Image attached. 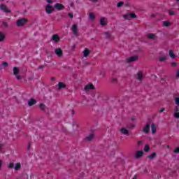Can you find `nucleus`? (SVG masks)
<instances>
[{
	"label": "nucleus",
	"mask_w": 179,
	"mask_h": 179,
	"mask_svg": "<svg viewBox=\"0 0 179 179\" xmlns=\"http://www.w3.org/2000/svg\"><path fill=\"white\" fill-rule=\"evenodd\" d=\"M175 103L178 106H176L173 113L175 118H179V97L176 98Z\"/></svg>",
	"instance_id": "f257e3e1"
},
{
	"label": "nucleus",
	"mask_w": 179,
	"mask_h": 179,
	"mask_svg": "<svg viewBox=\"0 0 179 179\" xmlns=\"http://www.w3.org/2000/svg\"><path fill=\"white\" fill-rule=\"evenodd\" d=\"M26 23H27V19L26 18H20L16 22V24L18 27H22V26H24Z\"/></svg>",
	"instance_id": "f03ea898"
},
{
	"label": "nucleus",
	"mask_w": 179,
	"mask_h": 179,
	"mask_svg": "<svg viewBox=\"0 0 179 179\" xmlns=\"http://www.w3.org/2000/svg\"><path fill=\"white\" fill-rule=\"evenodd\" d=\"M99 24L102 27H106L108 24V20L106 17H101L99 20Z\"/></svg>",
	"instance_id": "7ed1b4c3"
},
{
	"label": "nucleus",
	"mask_w": 179,
	"mask_h": 179,
	"mask_svg": "<svg viewBox=\"0 0 179 179\" xmlns=\"http://www.w3.org/2000/svg\"><path fill=\"white\" fill-rule=\"evenodd\" d=\"M45 12L48 15H51V13H52L54 12V7H52V6H51L50 4L46 5Z\"/></svg>",
	"instance_id": "20e7f679"
},
{
	"label": "nucleus",
	"mask_w": 179,
	"mask_h": 179,
	"mask_svg": "<svg viewBox=\"0 0 179 179\" xmlns=\"http://www.w3.org/2000/svg\"><path fill=\"white\" fill-rule=\"evenodd\" d=\"M0 9L1 10H2V12H4L5 13H10V10H9V8H8V7L3 3H1L0 5Z\"/></svg>",
	"instance_id": "39448f33"
},
{
	"label": "nucleus",
	"mask_w": 179,
	"mask_h": 179,
	"mask_svg": "<svg viewBox=\"0 0 179 179\" xmlns=\"http://www.w3.org/2000/svg\"><path fill=\"white\" fill-rule=\"evenodd\" d=\"M61 41V38L58 34H54L52 36L51 41H53L55 43H58Z\"/></svg>",
	"instance_id": "423d86ee"
},
{
	"label": "nucleus",
	"mask_w": 179,
	"mask_h": 179,
	"mask_svg": "<svg viewBox=\"0 0 179 179\" xmlns=\"http://www.w3.org/2000/svg\"><path fill=\"white\" fill-rule=\"evenodd\" d=\"M138 59V56H132V57H128L127 59H126V61L128 63L135 62H136V60Z\"/></svg>",
	"instance_id": "0eeeda50"
},
{
	"label": "nucleus",
	"mask_w": 179,
	"mask_h": 179,
	"mask_svg": "<svg viewBox=\"0 0 179 179\" xmlns=\"http://www.w3.org/2000/svg\"><path fill=\"white\" fill-rule=\"evenodd\" d=\"M94 89V85L92 83H88L87 85L85 86L84 90L86 92H89V90H93Z\"/></svg>",
	"instance_id": "6e6552de"
},
{
	"label": "nucleus",
	"mask_w": 179,
	"mask_h": 179,
	"mask_svg": "<svg viewBox=\"0 0 179 179\" xmlns=\"http://www.w3.org/2000/svg\"><path fill=\"white\" fill-rule=\"evenodd\" d=\"M90 50L85 48L83 51V55L84 57V58H87V57H89V55H90Z\"/></svg>",
	"instance_id": "1a4fd4ad"
},
{
	"label": "nucleus",
	"mask_w": 179,
	"mask_h": 179,
	"mask_svg": "<svg viewBox=\"0 0 179 179\" xmlns=\"http://www.w3.org/2000/svg\"><path fill=\"white\" fill-rule=\"evenodd\" d=\"M143 156V150H140V151H137L135 154V159H141V157H142Z\"/></svg>",
	"instance_id": "9d476101"
},
{
	"label": "nucleus",
	"mask_w": 179,
	"mask_h": 179,
	"mask_svg": "<svg viewBox=\"0 0 179 179\" xmlns=\"http://www.w3.org/2000/svg\"><path fill=\"white\" fill-rule=\"evenodd\" d=\"M71 30H72L73 34H74V36H78V25L73 24V26L71 27Z\"/></svg>",
	"instance_id": "9b49d317"
},
{
	"label": "nucleus",
	"mask_w": 179,
	"mask_h": 179,
	"mask_svg": "<svg viewBox=\"0 0 179 179\" xmlns=\"http://www.w3.org/2000/svg\"><path fill=\"white\" fill-rule=\"evenodd\" d=\"M55 52L56 55H57V57H59V58H61V57H62V55H63L62 50H61V48L56 49L55 50Z\"/></svg>",
	"instance_id": "f8f14e48"
},
{
	"label": "nucleus",
	"mask_w": 179,
	"mask_h": 179,
	"mask_svg": "<svg viewBox=\"0 0 179 179\" xmlns=\"http://www.w3.org/2000/svg\"><path fill=\"white\" fill-rule=\"evenodd\" d=\"M147 38H149V40H156V38H157V36L155 34H148L147 35Z\"/></svg>",
	"instance_id": "ddd939ff"
},
{
	"label": "nucleus",
	"mask_w": 179,
	"mask_h": 179,
	"mask_svg": "<svg viewBox=\"0 0 179 179\" xmlns=\"http://www.w3.org/2000/svg\"><path fill=\"white\" fill-rule=\"evenodd\" d=\"M157 131V125L152 123L151 124V132H152V134H156Z\"/></svg>",
	"instance_id": "4468645a"
},
{
	"label": "nucleus",
	"mask_w": 179,
	"mask_h": 179,
	"mask_svg": "<svg viewBox=\"0 0 179 179\" xmlns=\"http://www.w3.org/2000/svg\"><path fill=\"white\" fill-rule=\"evenodd\" d=\"M55 8L57 9V10H62V9H64V5L57 3L55 4Z\"/></svg>",
	"instance_id": "2eb2a0df"
},
{
	"label": "nucleus",
	"mask_w": 179,
	"mask_h": 179,
	"mask_svg": "<svg viewBox=\"0 0 179 179\" xmlns=\"http://www.w3.org/2000/svg\"><path fill=\"white\" fill-rule=\"evenodd\" d=\"M169 57L172 59H174L175 58H177V55L174 54V52H173V50H169Z\"/></svg>",
	"instance_id": "dca6fc26"
},
{
	"label": "nucleus",
	"mask_w": 179,
	"mask_h": 179,
	"mask_svg": "<svg viewBox=\"0 0 179 179\" xmlns=\"http://www.w3.org/2000/svg\"><path fill=\"white\" fill-rule=\"evenodd\" d=\"M143 78V73L141 71H139L137 73V79H138V80H139L140 82H142Z\"/></svg>",
	"instance_id": "f3484780"
},
{
	"label": "nucleus",
	"mask_w": 179,
	"mask_h": 179,
	"mask_svg": "<svg viewBox=\"0 0 179 179\" xmlns=\"http://www.w3.org/2000/svg\"><path fill=\"white\" fill-rule=\"evenodd\" d=\"M120 132L122 135H129V131L124 127L120 129Z\"/></svg>",
	"instance_id": "a211bd4d"
},
{
	"label": "nucleus",
	"mask_w": 179,
	"mask_h": 179,
	"mask_svg": "<svg viewBox=\"0 0 179 179\" xmlns=\"http://www.w3.org/2000/svg\"><path fill=\"white\" fill-rule=\"evenodd\" d=\"M36 99H31L28 101V106H34V104H36Z\"/></svg>",
	"instance_id": "6ab92c4d"
},
{
	"label": "nucleus",
	"mask_w": 179,
	"mask_h": 179,
	"mask_svg": "<svg viewBox=\"0 0 179 179\" xmlns=\"http://www.w3.org/2000/svg\"><path fill=\"white\" fill-rule=\"evenodd\" d=\"M19 72H20V69L18 67L13 68V74L15 76L19 75Z\"/></svg>",
	"instance_id": "aec40b11"
},
{
	"label": "nucleus",
	"mask_w": 179,
	"mask_h": 179,
	"mask_svg": "<svg viewBox=\"0 0 179 179\" xmlns=\"http://www.w3.org/2000/svg\"><path fill=\"white\" fill-rule=\"evenodd\" d=\"M58 87L59 90H61V89H65L66 87V85L64 83H59Z\"/></svg>",
	"instance_id": "412c9836"
},
{
	"label": "nucleus",
	"mask_w": 179,
	"mask_h": 179,
	"mask_svg": "<svg viewBox=\"0 0 179 179\" xmlns=\"http://www.w3.org/2000/svg\"><path fill=\"white\" fill-rule=\"evenodd\" d=\"M150 126L149 124H147L145 127L143 128V131L144 134H148L149 132Z\"/></svg>",
	"instance_id": "4be33fe9"
},
{
	"label": "nucleus",
	"mask_w": 179,
	"mask_h": 179,
	"mask_svg": "<svg viewBox=\"0 0 179 179\" xmlns=\"http://www.w3.org/2000/svg\"><path fill=\"white\" fill-rule=\"evenodd\" d=\"M157 156L156 152H153L152 154L148 156V157L150 159V160H153V159H155Z\"/></svg>",
	"instance_id": "5701e85b"
},
{
	"label": "nucleus",
	"mask_w": 179,
	"mask_h": 179,
	"mask_svg": "<svg viewBox=\"0 0 179 179\" xmlns=\"http://www.w3.org/2000/svg\"><path fill=\"white\" fill-rule=\"evenodd\" d=\"M20 167H22V164H20V163H17L14 167V169L17 171L19 170H20Z\"/></svg>",
	"instance_id": "b1692460"
},
{
	"label": "nucleus",
	"mask_w": 179,
	"mask_h": 179,
	"mask_svg": "<svg viewBox=\"0 0 179 179\" xmlns=\"http://www.w3.org/2000/svg\"><path fill=\"white\" fill-rule=\"evenodd\" d=\"M123 17H124V19H125V20H131V15H130V13L124 15Z\"/></svg>",
	"instance_id": "393cba45"
},
{
	"label": "nucleus",
	"mask_w": 179,
	"mask_h": 179,
	"mask_svg": "<svg viewBox=\"0 0 179 179\" xmlns=\"http://www.w3.org/2000/svg\"><path fill=\"white\" fill-rule=\"evenodd\" d=\"M171 25V23H170V22L169 21H164L163 22V26H164L165 27H169V26Z\"/></svg>",
	"instance_id": "a878e982"
},
{
	"label": "nucleus",
	"mask_w": 179,
	"mask_h": 179,
	"mask_svg": "<svg viewBox=\"0 0 179 179\" xmlns=\"http://www.w3.org/2000/svg\"><path fill=\"white\" fill-rule=\"evenodd\" d=\"M95 18H96V16L94 15V13H90L89 14V19H90V20H94Z\"/></svg>",
	"instance_id": "bb28decb"
},
{
	"label": "nucleus",
	"mask_w": 179,
	"mask_h": 179,
	"mask_svg": "<svg viewBox=\"0 0 179 179\" xmlns=\"http://www.w3.org/2000/svg\"><path fill=\"white\" fill-rule=\"evenodd\" d=\"M159 61H160V62H163L164 61H167V56H162V57H160L159 58Z\"/></svg>",
	"instance_id": "cd10ccee"
},
{
	"label": "nucleus",
	"mask_w": 179,
	"mask_h": 179,
	"mask_svg": "<svg viewBox=\"0 0 179 179\" xmlns=\"http://www.w3.org/2000/svg\"><path fill=\"white\" fill-rule=\"evenodd\" d=\"M39 108H41V110H42L43 111H44V110H45V108H47V106H45V104L44 103H41L39 105Z\"/></svg>",
	"instance_id": "c85d7f7f"
},
{
	"label": "nucleus",
	"mask_w": 179,
	"mask_h": 179,
	"mask_svg": "<svg viewBox=\"0 0 179 179\" xmlns=\"http://www.w3.org/2000/svg\"><path fill=\"white\" fill-rule=\"evenodd\" d=\"M94 138V134H91L89 135V136L87 137V141H92Z\"/></svg>",
	"instance_id": "c756f323"
},
{
	"label": "nucleus",
	"mask_w": 179,
	"mask_h": 179,
	"mask_svg": "<svg viewBox=\"0 0 179 179\" xmlns=\"http://www.w3.org/2000/svg\"><path fill=\"white\" fill-rule=\"evenodd\" d=\"M169 13L170 16H176V15H177V13H176V11L171 10H169Z\"/></svg>",
	"instance_id": "7c9ffc66"
},
{
	"label": "nucleus",
	"mask_w": 179,
	"mask_h": 179,
	"mask_svg": "<svg viewBox=\"0 0 179 179\" xmlns=\"http://www.w3.org/2000/svg\"><path fill=\"white\" fill-rule=\"evenodd\" d=\"M104 34H105V36L106 38H111V33L110 32L107 31V32H105Z\"/></svg>",
	"instance_id": "2f4dec72"
},
{
	"label": "nucleus",
	"mask_w": 179,
	"mask_h": 179,
	"mask_svg": "<svg viewBox=\"0 0 179 179\" xmlns=\"http://www.w3.org/2000/svg\"><path fill=\"white\" fill-rule=\"evenodd\" d=\"M5 40V34L3 33L0 32V41H3Z\"/></svg>",
	"instance_id": "473e14b6"
},
{
	"label": "nucleus",
	"mask_w": 179,
	"mask_h": 179,
	"mask_svg": "<svg viewBox=\"0 0 179 179\" xmlns=\"http://www.w3.org/2000/svg\"><path fill=\"white\" fill-rule=\"evenodd\" d=\"M149 149H150V147L149 146V145H146L144 147V152H149Z\"/></svg>",
	"instance_id": "72a5a7b5"
},
{
	"label": "nucleus",
	"mask_w": 179,
	"mask_h": 179,
	"mask_svg": "<svg viewBox=\"0 0 179 179\" xmlns=\"http://www.w3.org/2000/svg\"><path fill=\"white\" fill-rule=\"evenodd\" d=\"M135 17H136V14L131 13H130V19H135Z\"/></svg>",
	"instance_id": "f704fd0d"
},
{
	"label": "nucleus",
	"mask_w": 179,
	"mask_h": 179,
	"mask_svg": "<svg viewBox=\"0 0 179 179\" xmlns=\"http://www.w3.org/2000/svg\"><path fill=\"white\" fill-rule=\"evenodd\" d=\"M122 5H124V2L120 1L117 4V8H121V6H122Z\"/></svg>",
	"instance_id": "c9c22d12"
},
{
	"label": "nucleus",
	"mask_w": 179,
	"mask_h": 179,
	"mask_svg": "<svg viewBox=\"0 0 179 179\" xmlns=\"http://www.w3.org/2000/svg\"><path fill=\"white\" fill-rule=\"evenodd\" d=\"M14 167H15V164L13 162L10 163L8 164V168L9 169H13Z\"/></svg>",
	"instance_id": "e433bc0d"
},
{
	"label": "nucleus",
	"mask_w": 179,
	"mask_h": 179,
	"mask_svg": "<svg viewBox=\"0 0 179 179\" xmlns=\"http://www.w3.org/2000/svg\"><path fill=\"white\" fill-rule=\"evenodd\" d=\"M171 66H173V68H176L177 66V65H178V63H176V62H172L171 63Z\"/></svg>",
	"instance_id": "4c0bfd02"
},
{
	"label": "nucleus",
	"mask_w": 179,
	"mask_h": 179,
	"mask_svg": "<svg viewBox=\"0 0 179 179\" xmlns=\"http://www.w3.org/2000/svg\"><path fill=\"white\" fill-rule=\"evenodd\" d=\"M15 78H16L17 80H20V79H22V76L17 74L15 76Z\"/></svg>",
	"instance_id": "58836bf2"
},
{
	"label": "nucleus",
	"mask_w": 179,
	"mask_h": 179,
	"mask_svg": "<svg viewBox=\"0 0 179 179\" xmlns=\"http://www.w3.org/2000/svg\"><path fill=\"white\" fill-rule=\"evenodd\" d=\"M48 3H54L55 2V0H46Z\"/></svg>",
	"instance_id": "ea45409f"
},
{
	"label": "nucleus",
	"mask_w": 179,
	"mask_h": 179,
	"mask_svg": "<svg viewBox=\"0 0 179 179\" xmlns=\"http://www.w3.org/2000/svg\"><path fill=\"white\" fill-rule=\"evenodd\" d=\"M112 81H113V83H117V82H118L117 78H112Z\"/></svg>",
	"instance_id": "a19ab883"
},
{
	"label": "nucleus",
	"mask_w": 179,
	"mask_h": 179,
	"mask_svg": "<svg viewBox=\"0 0 179 179\" xmlns=\"http://www.w3.org/2000/svg\"><path fill=\"white\" fill-rule=\"evenodd\" d=\"M3 27H8V23L6 22H3Z\"/></svg>",
	"instance_id": "79ce46f5"
},
{
	"label": "nucleus",
	"mask_w": 179,
	"mask_h": 179,
	"mask_svg": "<svg viewBox=\"0 0 179 179\" xmlns=\"http://www.w3.org/2000/svg\"><path fill=\"white\" fill-rule=\"evenodd\" d=\"M69 17H71V19H73V14L72 13H69Z\"/></svg>",
	"instance_id": "37998d69"
},
{
	"label": "nucleus",
	"mask_w": 179,
	"mask_h": 179,
	"mask_svg": "<svg viewBox=\"0 0 179 179\" xmlns=\"http://www.w3.org/2000/svg\"><path fill=\"white\" fill-rule=\"evenodd\" d=\"M174 153H179V147L174 150Z\"/></svg>",
	"instance_id": "c03bdc74"
},
{
	"label": "nucleus",
	"mask_w": 179,
	"mask_h": 179,
	"mask_svg": "<svg viewBox=\"0 0 179 179\" xmlns=\"http://www.w3.org/2000/svg\"><path fill=\"white\" fill-rule=\"evenodd\" d=\"M141 145H142V141H138L137 143V146H141Z\"/></svg>",
	"instance_id": "a18cd8bd"
},
{
	"label": "nucleus",
	"mask_w": 179,
	"mask_h": 179,
	"mask_svg": "<svg viewBox=\"0 0 179 179\" xmlns=\"http://www.w3.org/2000/svg\"><path fill=\"white\" fill-rule=\"evenodd\" d=\"M3 66H8V62L3 63Z\"/></svg>",
	"instance_id": "49530a36"
},
{
	"label": "nucleus",
	"mask_w": 179,
	"mask_h": 179,
	"mask_svg": "<svg viewBox=\"0 0 179 179\" xmlns=\"http://www.w3.org/2000/svg\"><path fill=\"white\" fill-rule=\"evenodd\" d=\"M176 78L178 79L179 78V71H178L177 74H176Z\"/></svg>",
	"instance_id": "de8ad7c7"
},
{
	"label": "nucleus",
	"mask_w": 179,
	"mask_h": 179,
	"mask_svg": "<svg viewBox=\"0 0 179 179\" xmlns=\"http://www.w3.org/2000/svg\"><path fill=\"white\" fill-rule=\"evenodd\" d=\"M164 108H162L160 110H159V113H163V111H164Z\"/></svg>",
	"instance_id": "09e8293b"
},
{
	"label": "nucleus",
	"mask_w": 179,
	"mask_h": 179,
	"mask_svg": "<svg viewBox=\"0 0 179 179\" xmlns=\"http://www.w3.org/2000/svg\"><path fill=\"white\" fill-rule=\"evenodd\" d=\"M137 178H138V176L135 175L132 179H137Z\"/></svg>",
	"instance_id": "8fccbe9b"
},
{
	"label": "nucleus",
	"mask_w": 179,
	"mask_h": 179,
	"mask_svg": "<svg viewBox=\"0 0 179 179\" xmlns=\"http://www.w3.org/2000/svg\"><path fill=\"white\" fill-rule=\"evenodd\" d=\"M44 68V66H39V69H43Z\"/></svg>",
	"instance_id": "3c124183"
},
{
	"label": "nucleus",
	"mask_w": 179,
	"mask_h": 179,
	"mask_svg": "<svg viewBox=\"0 0 179 179\" xmlns=\"http://www.w3.org/2000/svg\"><path fill=\"white\" fill-rule=\"evenodd\" d=\"M50 80H55V78L54 77H51Z\"/></svg>",
	"instance_id": "603ef678"
},
{
	"label": "nucleus",
	"mask_w": 179,
	"mask_h": 179,
	"mask_svg": "<svg viewBox=\"0 0 179 179\" xmlns=\"http://www.w3.org/2000/svg\"><path fill=\"white\" fill-rule=\"evenodd\" d=\"M1 166H2V160H0V169Z\"/></svg>",
	"instance_id": "864d4df0"
},
{
	"label": "nucleus",
	"mask_w": 179,
	"mask_h": 179,
	"mask_svg": "<svg viewBox=\"0 0 179 179\" xmlns=\"http://www.w3.org/2000/svg\"><path fill=\"white\" fill-rule=\"evenodd\" d=\"M92 1V2H96V1H98L99 0H91Z\"/></svg>",
	"instance_id": "5fc2aeb1"
},
{
	"label": "nucleus",
	"mask_w": 179,
	"mask_h": 179,
	"mask_svg": "<svg viewBox=\"0 0 179 179\" xmlns=\"http://www.w3.org/2000/svg\"><path fill=\"white\" fill-rule=\"evenodd\" d=\"M131 120H132V121H135V117H131Z\"/></svg>",
	"instance_id": "6e6d98bb"
},
{
	"label": "nucleus",
	"mask_w": 179,
	"mask_h": 179,
	"mask_svg": "<svg viewBox=\"0 0 179 179\" xmlns=\"http://www.w3.org/2000/svg\"><path fill=\"white\" fill-rule=\"evenodd\" d=\"M131 128H135V125H132V126H131Z\"/></svg>",
	"instance_id": "4d7b16f0"
},
{
	"label": "nucleus",
	"mask_w": 179,
	"mask_h": 179,
	"mask_svg": "<svg viewBox=\"0 0 179 179\" xmlns=\"http://www.w3.org/2000/svg\"><path fill=\"white\" fill-rule=\"evenodd\" d=\"M28 149H30V145H28Z\"/></svg>",
	"instance_id": "13d9d810"
},
{
	"label": "nucleus",
	"mask_w": 179,
	"mask_h": 179,
	"mask_svg": "<svg viewBox=\"0 0 179 179\" xmlns=\"http://www.w3.org/2000/svg\"><path fill=\"white\" fill-rule=\"evenodd\" d=\"M179 0H176L177 2H178Z\"/></svg>",
	"instance_id": "bf43d9fd"
},
{
	"label": "nucleus",
	"mask_w": 179,
	"mask_h": 179,
	"mask_svg": "<svg viewBox=\"0 0 179 179\" xmlns=\"http://www.w3.org/2000/svg\"><path fill=\"white\" fill-rule=\"evenodd\" d=\"M1 1H3V0H1Z\"/></svg>",
	"instance_id": "052dcab7"
}]
</instances>
